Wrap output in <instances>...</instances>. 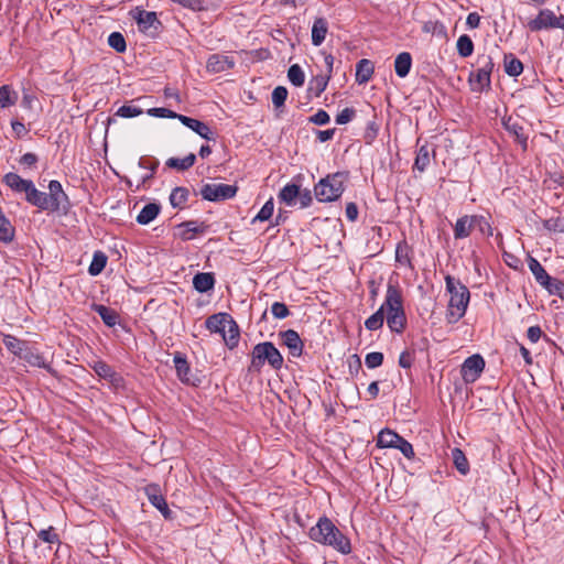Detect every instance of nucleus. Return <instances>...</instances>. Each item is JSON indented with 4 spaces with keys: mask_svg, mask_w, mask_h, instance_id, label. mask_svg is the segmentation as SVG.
<instances>
[{
    "mask_svg": "<svg viewBox=\"0 0 564 564\" xmlns=\"http://www.w3.org/2000/svg\"><path fill=\"white\" fill-rule=\"evenodd\" d=\"M175 3L181 4L184 8L194 10V11H203L206 10L203 0H172Z\"/></svg>",
    "mask_w": 564,
    "mask_h": 564,
    "instance_id": "62",
    "label": "nucleus"
},
{
    "mask_svg": "<svg viewBox=\"0 0 564 564\" xmlns=\"http://www.w3.org/2000/svg\"><path fill=\"white\" fill-rule=\"evenodd\" d=\"M142 113V110L134 106L123 105L121 106L118 111L117 116L122 118H133Z\"/></svg>",
    "mask_w": 564,
    "mask_h": 564,
    "instance_id": "61",
    "label": "nucleus"
},
{
    "mask_svg": "<svg viewBox=\"0 0 564 564\" xmlns=\"http://www.w3.org/2000/svg\"><path fill=\"white\" fill-rule=\"evenodd\" d=\"M46 198L48 200L51 212H58L61 209L66 210L69 207L68 196L63 191L62 184L56 180H52L48 183V193H46Z\"/></svg>",
    "mask_w": 564,
    "mask_h": 564,
    "instance_id": "9",
    "label": "nucleus"
},
{
    "mask_svg": "<svg viewBox=\"0 0 564 564\" xmlns=\"http://www.w3.org/2000/svg\"><path fill=\"white\" fill-rule=\"evenodd\" d=\"M21 359H23L30 366L44 368L48 372H53V369L51 368L50 364L45 361L44 357L37 350L26 347Z\"/></svg>",
    "mask_w": 564,
    "mask_h": 564,
    "instance_id": "25",
    "label": "nucleus"
},
{
    "mask_svg": "<svg viewBox=\"0 0 564 564\" xmlns=\"http://www.w3.org/2000/svg\"><path fill=\"white\" fill-rule=\"evenodd\" d=\"M288 78L296 87L303 86V84L305 82L304 72L301 68V66L297 64L290 66V68L288 70Z\"/></svg>",
    "mask_w": 564,
    "mask_h": 564,
    "instance_id": "48",
    "label": "nucleus"
},
{
    "mask_svg": "<svg viewBox=\"0 0 564 564\" xmlns=\"http://www.w3.org/2000/svg\"><path fill=\"white\" fill-rule=\"evenodd\" d=\"M37 536L41 541L50 544H59V535L56 533L54 527H48L47 529H43L37 533Z\"/></svg>",
    "mask_w": 564,
    "mask_h": 564,
    "instance_id": "52",
    "label": "nucleus"
},
{
    "mask_svg": "<svg viewBox=\"0 0 564 564\" xmlns=\"http://www.w3.org/2000/svg\"><path fill=\"white\" fill-rule=\"evenodd\" d=\"M207 225L204 223L197 224V221L189 220L184 221L177 226L180 229L178 236L182 240L187 241L194 239L195 235L204 234L207 229Z\"/></svg>",
    "mask_w": 564,
    "mask_h": 564,
    "instance_id": "17",
    "label": "nucleus"
},
{
    "mask_svg": "<svg viewBox=\"0 0 564 564\" xmlns=\"http://www.w3.org/2000/svg\"><path fill=\"white\" fill-rule=\"evenodd\" d=\"M232 317L227 313H217L207 317L205 326L212 333L225 334L227 324Z\"/></svg>",
    "mask_w": 564,
    "mask_h": 564,
    "instance_id": "18",
    "label": "nucleus"
},
{
    "mask_svg": "<svg viewBox=\"0 0 564 564\" xmlns=\"http://www.w3.org/2000/svg\"><path fill=\"white\" fill-rule=\"evenodd\" d=\"M3 182L7 186L17 193H25L28 188H31L33 183L31 180H24L19 174L13 172L7 173L3 176Z\"/></svg>",
    "mask_w": 564,
    "mask_h": 564,
    "instance_id": "21",
    "label": "nucleus"
},
{
    "mask_svg": "<svg viewBox=\"0 0 564 564\" xmlns=\"http://www.w3.org/2000/svg\"><path fill=\"white\" fill-rule=\"evenodd\" d=\"M401 435L390 429H383L377 436V446L380 448H394Z\"/></svg>",
    "mask_w": 564,
    "mask_h": 564,
    "instance_id": "27",
    "label": "nucleus"
},
{
    "mask_svg": "<svg viewBox=\"0 0 564 564\" xmlns=\"http://www.w3.org/2000/svg\"><path fill=\"white\" fill-rule=\"evenodd\" d=\"M502 126L514 138V141L521 149L527 151L529 134L525 128V120L520 116H509L502 119Z\"/></svg>",
    "mask_w": 564,
    "mask_h": 564,
    "instance_id": "6",
    "label": "nucleus"
},
{
    "mask_svg": "<svg viewBox=\"0 0 564 564\" xmlns=\"http://www.w3.org/2000/svg\"><path fill=\"white\" fill-rule=\"evenodd\" d=\"M528 267L534 275L536 282L542 286L550 281L551 276L535 258L529 256Z\"/></svg>",
    "mask_w": 564,
    "mask_h": 564,
    "instance_id": "31",
    "label": "nucleus"
},
{
    "mask_svg": "<svg viewBox=\"0 0 564 564\" xmlns=\"http://www.w3.org/2000/svg\"><path fill=\"white\" fill-rule=\"evenodd\" d=\"M530 31L539 32L542 30L561 29L560 17L550 9L540 10L536 18L530 20L527 24Z\"/></svg>",
    "mask_w": 564,
    "mask_h": 564,
    "instance_id": "8",
    "label": "nucleus"
},
{
    "mask_svg": "<svg viewBox=\"0 0 564 564\" xmlns=\"http://www.w3.org/2000/svg\"><path fill=\"white\" fill-rule=\"evenodd\" d=\"M394 448L399 449L409 459L413 458L415 455L412 444L409 443L402 436L400 437V441H398V443L395 444Z\"/></svg>",
    "mask_w": 564,
    "mask_h": 564,
    "instance_id": "60",
    "label": "nucleus"
},
{
    "mask_svg": "<svg viewBox=\"0 0 564 564\" xmlns=\"http://www.w3.org/2000/svg\"><path fill=\"white\" fill-rule=\"evenodd\" d=\"M193 285L199 293H206L214 289L215 276L212 272H199L193 278Z\"/></svg>",
    "mask_w": 564,
    "mask_h": 564,
    "instance_id": "22",
    "label": "nucleus"
},
{
    "mask_svg": "<svg viewBox=\"0 0 564 564\" xmlns=\"http://www.w3.org/2000/svg\"><path fill=\"white\" fill-rule=\"evenodd\" d=\"M297 195H300V186L294 183H290L280 191L278 198L286 206H294L297 199Z\"/></svg>",
    "mask_w": 564,
    "mask_h": 564,
    "instance_id": "28",
    "label": "nucleus"
},
{
    "mask_svg": "<svg viewBox=\"0 0 564 564\" xmlns=\"http://www.w3.org/2000/svg\"><path fill=\"white\" fill-rule=\"evenodd\" d=\"M477 65H478V69H480L481 72H485L486 75H489V76L491 75L492 69H494V61L490 55H486V54L479 55L477 58Z\"/></svg>",
    "mask_w": 564,
    "mask_h": 564,
    "instance_id": "56",
    "label": "nucleus"
},
{
    "mask_svg": "<svg viewBox=\"0 0 564 564\" xmlns=\"http://www.w3.org/2000/svg\"><path fill=\"white\" fill-rule=\"evenodd\" d=\"M107 257L104 252L97 251L94 254L93 261L88 268V272L91 275H98L106 267Z\"/></svg>",
    "mask_w": 564,
    "mask_h": 564,
    "instance_id": "46",
    "label": "nucleus"
},
{
    "mask_svg": "<svg viewBox=\"0 0 564 564\" xmlns=\"http://www.w3.org/2000/svg\"><path fill=\"white\" fill-rule=\"evenodd\" d=\"M189 191L186 187H175L170 195V204L174 208H183L188 200Z\"/></svg>",
    "mask_w": 564,
    "mask_h": 564,
    "instance_id": "41",
    "label": "nucleus"
},
{
    "mask_svg": "<svg viewBox=\"0 0 564 564\" xmlns=\"http://www.w3.org/2000/svg\"><path fill=\"white\" fill-rule=\"evenodd\" d=\"M235 66V62L221 54H213L208 57L206 68L210 73H221L231 69Z\"/></svg>",
    "mask_w": 564,
    "mask_h": 564,
    "instance_id": "16",
    "label": "nucleus"
},
{
    "mask_svg": "<svg viewBox=\"0 0 564 564\" xmlns=\"http://www.w3.org/2000/svg\"><path fill=\"white\" fill-rule=\"evenodd\" d=\"M25 200L41 210H50L46 193L39 191L34 183H32L31 188L25 191Z\"/></svg>",
    "mask_w": 564,
    "mask_h": 564,
    "instance_id": "19",
    "label": "nucleus"
},
{
    "mask_svg": "<svg viewBox=\"0 0 564 564\" xmlns=\"http://www.w3.org/2000/svg\"><path fill=\"white\" fill-rule=\"evenodd\" d=\"M3 344L10 352L18 356L19 358L22 357L23 352L25 351V348L28 347L25 341L12 335H4Z\"/></svg>",
    "mask_w": 564,
    "mask_h": 564,
    "instance_id": "40",
    "label": "nucleus"
},
{
    "mask_svg": "<svg viewBox=\"0 0 564 564\" xmlns=\"http://www.w3.org/2000/svg\"><path fill=\"white\" fill-rule=\"evenodd\" d=\"M288 98V89L284 86H278L272 91V104L275 108L284 106Z\"/></svg>",
    "mask_w": 564,
    "mask_h": 564,
    "instance_id": "54",
    "label": "nucleus"
},
{
    "mask_svg": "<svg viewBox=\"0 0 564 564\" xmlns=\"http://www.w3.org/2000/svg\"><path fill=\"white\" fill-rule=\"evenodd\" d=\"M18 93L10 85L0 86V109L14 106L18 101Z\"/></svg>",
    "mask_w": 564,
    "mask_h": 564,
    "instance_id": "35",
    "label": "nucleus"
},
{
    "mask_svg": "<svg viewBox=\"0 0 564 564\" xmlns=\"http://www.w3.org/2000/svg\"><path fill=\"white\" fill-rule=\"evenodd\" d=\"M329 79L330 75H317L313 77L308 83L307 91L313 94L315 97H319L322 93L325 91Z\"/></svg>",
    "mask_w": 564,
    "mask_h": 564,
    "instance_id": "39",
    "label": "nucleus"
},
{
    "mask_svg": "<svg viewBox=\"0 0 564 564\" xmlns=\"http://www.w3.org/2000/svg\"><path fill=\"white\" fill-rule=\"evenodd\" d=\"M91 368L94 369L98 377L108 380L112 386L120 387L122 384V377L105 361H95Z\"/></svg>",
    "mask_w": 564,
    "mask_h": 564,
    "instance_id": "12",
    "label": "nucleus"
},
{
    "mask_svg": "<svg viewBox=\"0 0 564 564\" xmlns=\"http://www.w3.org/2000/svg\"><path fill=\"white\" fill-rule=\"evenodd\" d=\"M15 237V228L6 215L0 210V241L10 243Z\"/></svg>",
    "mask_w": 564,
    "mask_h": 564,
    "instance_id": "33",
    "label": "nucleus"
},
{
    "mask_svg": "<svg viewBox=\"0 0 564 564\" xmlns=\"http://www.w3.org/2000/svg\"><path fill=\"white\" fill-rule=\"evenodd\" d=\"M174 365L178 379L186 384L195 386L196 379L192 375L189 364L187 362L185 356L181 352H175Z\"/></svg>",
    "mask_w": 564,
    "mask_h": 564,
    "instance_id": "14",
    "label": "nucleus"
},
{
    "mask_svg": "<svg viewBox=\"0 0 564 564\" xmlns=\"http://www.w3.org/2000/svg\"><path fill=\"white\" fill-rule=\"evenodd\" d=\"M14 525H15V523H12L11 528L6 527V535L8 539V544L14 545V546L23 545V542H24L23 532L14 530L13 529Z\"/></svg>",
    "mask_w": 564,
    "mask_h": 564,
    "instance_id": "51",
    "label": "nucleus"
},
{
    "mask_svg": "<svg viewBox=\"0 0 564 564\" xmlns=\"http://www.w3.org/2000/svg\"><path fill=\"white\" fill-rule=\"evenodd\" d=\"M279 336L293 357H300L303 354L304 343L296 330L286 329L280 332Z\"/></svg>",
    "mask_w": 564,
    "mask_h": 564,
    "instance_id": "11",
    "label": "nucleus"
},
{
    "mask_svg": "<svg viewBox=\"0 0 564 564\" xmlns=\"http://www.w3.org/2000/svg\"><path fill=\"white\" fill-rule=\"evenodd\" d=\"M384 318L392 333L401 334L406 327V315L403 307L402 292L399 285L389 283L382 305L365 322L368 330H378L383 326Z\"/></svg>",
    "mask_w": 564,
    "mask_h": 564,
    "instance_id": "1",
    "label": "nucleus"
},
{
    "mask_svg": "<svg viewBox=\"0 0 564 564\" xmlns=\"http://www.w3.org/2000/svg\"><path fill=\"white\" fill-rule=\"evenodd\" d=\"M274 210V203L273 198L268 199L262 208L259 210V213L252 218L251 223L254 224L257 221H265L269 220Z\"/></svg>",
    "mask_w": 564,
    "mask_h": 564,
    "instance_id": "49",
    "label": "nucleus"
},
{
    "mask_svg": "<svg viewBox=\"0 0 564 564\" xmlns=\"http://www.w3.org/2000/svg\"><path fill=\"white\" fill-rule=\"evenodd\" d=\"M477 220H478V216L465 215V216L458 218L454 226V238L455 239H464V238L469 237Z\"/></svg>",
    "mask_w": 564,
    "mask_h": 564,
    "instance_id": "15",
    "label": "nucleus"
},
{
    "mask_svg": "<svg viewBox=\"0 0 564 564\" xmlns=\"http://www.w3.org/2000/svg\"><path fill=\"white\" fill-rule=\"evenodd\" d=\"M485 369V360L480 355H473L465 359L460 373L466 383H474Z\"/></svg>",
    "mask_w": 564,
    "mask_h": 564,
    "instance_id": "10",
    "label": "nucleus"
},
{
    "mask_svg": "<svg viewBox=\"0 0 564 564\" xmlns=\"http://www.w3.org/2000/svg\"><path fill=\"white\" fill-rule=\"evenodd\" d=\"M457 52L462 57H468L474 52V43L467 34L458 37L456 43Z\"/></svg>",
    "mask_w": 564,
    "mask_h": 564,
    "instance_id": "45",
    "label": "nucleus"
},
{
    "mask_svg": "<svg viewBox=\"0 0 564 564\" xmlns=\"http://www.w3.org/2000/svg\"><path fill=\"white\" fill-rule=\"evenodd\" d=\"M469 83L473 86V90L482 91L490 88L491 79L489 75H486L485 72L477 68L475 72L470 73Z\"/></svg>",
    "mask_w": 564,
    "mask_h": 564,
    "instance_id": "30",
    "label": "nucleus"
},
{
    "mask_svg": "<svg viewBox=\"0 0 564 564\" xmlns=\"http://www.w3.org/2000/svg\"><path fill=\"white\" fill-rule=\"evenodd\" d=\"M347 175L343 172L329 174L319 180L314 187V194L317 200L327 203L338 199L344 192V182Z\"/></svg>",
    "mask_w": 564,
    "mask_h": 564,
    "instance_id": "4",
    "label": "nucleus"
},
{
    "mask_svg": "<svg viewBox=\"0 0 564 564\" xmlns=\"http://www.w3.org/2000/svg\"><path fill=\"white\" fill-rule=\"evenodd\" d=\"M503 65L505 72L511 77H517L523 72L522 62L512 53L505 54Z\"/></svg>",
    "mask_w": 564,
    "mask_h": 564,
    "instance_id": "36",
    "label": "nucleus"
},
{
    "mask_svg": "<svg viewBox=\"0 0 564 564\" xmlns=\"http://www.w3.org/2000/svg\"><path fill=\"white\" fill-rule=\"evenodd\" d=\"M452 458L456 469L462 474L466 475L469 471V463L464 452L460 448L452 449Z\"/></svg>",
    "mask_w": 564,
    "mask_h": 564,
    "instance_id": "43",
    "label": "nucleus"
},
{
    "mask_svg": "<svg viewBox=\"0 0 564 564\" xmlns=\"http://www.w3.org/2000/svg\"><path fill=\"white\" fill-rule=\"evenodd\" d=\"M93 308L107 326L113 327L118 323L119 315L115 310L101 304H95Z\"/></svg>",
    "mask_w": 564,
    "mask_h": 564,
    "instance_id": "32",
    "label": "nucleus"
},
{
    "mask_svg": "<svg viewBox=\"0 0 564 564\" xmlns=\"http://www.w3.org/2000/svg\"><path fill=\"white\" fill-rule=\"evenodd\" d=\"M445 283L449 293L446 319L449 324H455L465 315L470 293L466 285L452 275L445 276Z\"/></svg>",
    "mask_w": 564,
    "mask_h": 564,
    "instance_id": "3",
    "label": "nucleus"
},
{
    "mask_svg": "<svg viewBox=\"0 0 564 564\" xmlns=\"http://www.w3.org/2000/svg\"><path fill=\"white\" fill-rule=\"evenodd\" d=\"M550 294L560 296L564 292V282L556 279L550 278V281L543 285Z\"/></svg>",
    "mask_w": 564,
    "mask_h": 564,
    "instance_id": "55",
    "label": "nucleus"
},
{
    "mask_svg": "<svg viewBox=\"0 0 564 564\" xmlns=\"http://www.w3.org/2000/svg\"><path fill=\"white\" fill-rule=\"evenodd\" d=\"M383 354L379 351L369 352L366 355L365 364L369 369L378 368L383 362Z\"/></svg>",
    "mask_w": 564,
    "mask_h": 564,
    "instance_id": "57",
    "label": "nucleus"
},
{
    "mask_svg": "<svg viewBox=\"0 0 564 564\" xmlns=\"http://www.w3.org/2000/svg\"><path fill=\"white\" fill-rule=\"evenodd\" d=\"M373 64L371 61L362 58L356 65V82L358 84H366L373 75Z\"/></svg>",
    "mask_w": 564,
    "mask_h": 564,
    "instance_id": "26",
    "label": "nucleus"
},
{
    "mask_svg": "<svg viewBox=\"0 0 564 564\" xmlns=\"http://www.w3.org/2000/svg\"><path fill=\"white\" fill-rule=\"evenodd\" d=\"M430 164V151L427 145L420 147L414 161L413 170L424 172Z\"/></svg>",
    "mask_w": 564,
    "mask_h": 564,
    "instance_id": "44",
    "label": "nucleus"
},
{
    "mask_svg": "<svg viewBox=\"0 0 564 564\" xmlns=\"http://www.w3.org/2000/svg\"><path fill=\"white\" fill-rule=\"evenodd\" d=\"M268 362L274 370L283 366V357L271 341L257 344L251 352V369L259 371Z\"/></svg>",
    "mask_w": 564,
    "mask_h": 564,
    "instance_id": "5",
    "label": "nucleus"
},
{
    "mask_svg": "<svg viewBox=\"0 0 564 564\" xmlns=\"http://www.w3.org/2000/svg\"><path fill=\"white\" fill-rule=\"evenodd\" d=\"M355 115L356 111L354 108H345L336 116L335 121L337 124H346L352 120Z\"/></svg>",
    "mask_w": 564,
    "mask_h": 564,
    "instance_id": "63",
    "label": "nucleus"
},
{
    "mask_svg": "<svg viewBox=\"0 0 564 564\" xmlns=\"http://www.w3.org/2000/svg\"><path fill=\"white\" fill-rule=\"evenodd\" d=\"M543 226L549 231L564 232V216L549 218L543 221Z\"/></svg>",
    "mask_w": 564,
    "mask_h": 564,
    "instance_id": "53",
    "label": "nucleus"
},
{
    "mask_svg": "<svg viewBox=\"0 0 564 564\" xmlns=\"http://www.w3.org/2000/svg\"><path fill=\"white\" fill-rule=\"evenodd\" d=\"M412 66V56L409 52L400 53L394 61V70L395 74L404 78L410 73Z\"/></svg>",
    "mask_w": 564,
    "mask_h": 564,
    "instance_id": "29",
    "label": "nucleus"
},
{
    "mask_svg": "<svg viewBox=\"0 0 564 564\" xmlns=\"http://www.w3.org/2000/svg\"><path fill=\"white\" fill-rule=\"evenodd\" d=\"M329 120H330L329 115L323 109H319L315 115H313L310 118V122L317 124V126L326 124L329 122Z\"/></svg>",
    "mask_w": 564,
    "mask_h": 564,
    "instance_id": "64",
    "label": "nucleus"
},
{
    "mask_svg": "<svg viewBox=\"0 0 564 564\" xmlns=\"http://www.w3.org/2000/svg\"><path fill=\"white\" fill-rule=\"evenodd\" d=\"M133 18L137 20L139 28L143 31L151 28L156 29L155 24H160L156 13L152 11L137 9V13L133 15Z\"/></svg>",
    "mask_w": 564,
    "mask_h": 564,
    "instance_id": "23",
    "label": "nucleus"
},
{
    "mask_svg": "<svg viewBox=\"0 0 564 564\" xmlns=\"http://www.w3.org/2000/svg\"><path fill=\"white\" fill-rule=\"evenodd\" d=\"M328 32V23L325 18H316L312 26V43L319 46Z\"/></svg>",
    "mask_w": 564,
    "mask_h": 564,
    "instance_id": "24",
    "label": "nucleus"
},
{
    "mask_svg": "<svg viewBox=\"0 0 564 564\" xmlns=\"http://www.w3.org/2000/svg\"><path fill=\"white\" fill-rule=\"evenodd\" d=\"M271 313L278 319H283L290 315L289 307L282 302H274L271 305Z\"/></svg>",
    "mask_w": 564,
    "mask_h": 564,
    "instance_id": "59",
    "label": "nucleus"
},
{
    "mask_svg": "<svg viewBox=\"0 0 564 564\" xmlns=\"http://www.w3.org/2000/svg\"><path fill=\"white\" fill-rule=\"evenodd\" d=\"M108 44L118 53H123L127 50L124 36L120 32H112L108 36Z\"/></svg>",
    "mask_w": 564,
    "mask_h": 564,
    "instance_id": "50",
    "label": "nucleus"
},
{
    "mask_svg": "<svg viewBox=\"0 0 564 564\" xmlns=\"http://www.w3.org/2000/svg\"><path fill=\"white\" fill-rule=\"evenodd\" d=\"M395 260L397 262L405 265H410V246L405 240L400 241L395 248Z\"/></svg>",
    "mask_w": 564,
    "mask_h": 564,
    "instance_id": "47",
    "label": "nucleus"
},
{
    "mask_svg": "<svg viewBox=\"0 0 564 564\" xmlns=\"http://www.w3.org/2000/svg\"><path fill=\"white\" fill-rule=\"evenodd\" d=\"M238 187L229 184H205L200 189V195L209 202H219L230 199L236 196Z\"/></svg>",
    "mask_w": 564,
    "mask_h": 564,
    "instance_id": "7",
    "label": "nucleus"
},
{
    "mask_svg": "<svg viewBox=\"0 0 564 564\" xmlns=\"http://www.w3.org/2000/svg\"><path fill=\"white\" fill-rule=\"evenodd\" d=\"M178 120L187 128L196 132L198 135H200L205 140H215V134L210 130V128L203 121H199L197 119L187 117V116H180Z\"/></svg>",
    "mask_w": 564,
    "mask_h": 564,
    "instance_id": "13",
    "label": "nucleus"
},
{
    "mask_svg": "<svg viewBox=\"0 0 564 564\" xmlns=\"http://www.w3.org/2000/svg\"><path fill=\"white\" fill-rule=\"evenodd\" d=\"M160 205L155 203L147 204L137 216V221L140 225H148L149 223L156 218V216L160 213Z\"/></svg>",
    "mask_w": 564,
    "mask_h": 564,
    "instance_id": "37",
    "label": "nucleus"
},
{
    "mask_svg": "<svg viewBox=\"0 0 564 564\" xmlns=\"http://www.w3.org/2000/svg\"><path fill=\"white\" fill-rule=\"evenodd\" d=\"M147 495L152 506H154L165 519L172 518V512L169 509L165 498L158 492L155 487L147 488Z\"/></svg>",
    "mask_w": 564,
    "mask_h": 564,
    "instance_id": "20",
    "label": "nucleus"
},
{
    "mask_svg": "<svg viewBox=\"0 0 564 564\" xmlns=\"http://www.w3.org/2000/svg\"><path fill=\"white\" fill-rule=\"evenodd\" d=\"M308 535L314 542L330 546L341 554L351 552L350 540L325 516L310 529Z\"/></svg>",
    "mask_w": 564,
    "mask_h": 564,
    "instance_id": "2",
    "label": "nucleus"
},
{
    "mask_svg": "<svg viewBox=\"0 0 564 564\" xmlns=\"http://www.w3.org/2000/svg\"><path fill=\"white\" fill-rule=\"evenodd\" d=\"M148 115L158 118H171L178 119L180 113L174 112L167 108H151L148 110Z\"/></svg>",
    "mask_w": 564,
    "mask_h": 564,
    "instance_id": "58",
    "label": "nucleus"
},
{
    "mask_svg": "<svg viewBox=\"0 0 564 564\" xmlns=\"http://www.w3.org/2000/svg\"><path fill=\"white\" fill-rule=\"evenodd\" d=\"M240 333L237 323L231 318L227 324L223 338L229 349H234L239 341Z\"/></svg>",
    "mask_w": 564,
    "mask_h": 564,
    "instance_id": "34",
    "label": "nucleus"
},
{
    "mask_svg": "<svg viewBox=\"0 0 564 564\" xmlns=\"http://www.w3.org/2000/svg\"><path fill=\"white\" fill-rule=\"evenodd\" d=\"M196 161V155L194 153H189L183 159L178 158H170L165 164L170 169H175L177 171H186L191 169Z\"/></svg>",
    "mask_w": 564,
    "mask_h": 564,
    "instance_id": "38",
    "label": "nucleus"
},
{
    "mask_svg": "<svg viewBox=\"0 0 564 564\" xmlns=\"http://www.w3.org/2000/svg\"><path fill=\"white\" fill-rule=\"evenodd\" d=\"M159 164H160V162L156 159L141 158L139 160V166L142 167V169H145V170H151V173L142 176L140 183L137 185V189H139L141 186L145 185V183L148 181L153 178L154 173H155Z\"/></svg>",
    "mask_w": 564,
    "mask_h": 564,
    "instance_id": "42",
    "label": "nucleus"
}]
</instances>
